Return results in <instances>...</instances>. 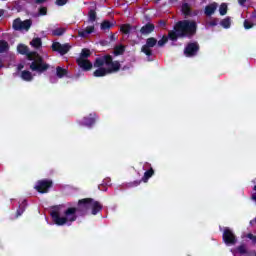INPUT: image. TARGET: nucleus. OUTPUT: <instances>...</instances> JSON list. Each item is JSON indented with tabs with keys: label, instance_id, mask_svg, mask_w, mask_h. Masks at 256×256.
<instances>
[{
	"label": "nucleus",
	"instance_id": "obj_5",
	"mask_svg": "<svg viewBox=\"0 0 256 256\" xmlns=\"http://www.w3.org/2000/svg\"><path fill=\"white\" fill-rule=\"evenodd\" d=\"M79 209H82L84 215L88 209H91V215H98L103 211V204L93 198H83L78 200Z\"/></svg>",
	"mask_w": 256,
	"mask_h": 256
},
{
	"label": "nucleus",
	"instance_id": "obj_25",
	"mask_svg": "<svg viewBox=\"0 0 256 256\" xmlns=\"http://www.w3.org/2000/svg\"><path fill=\"white\" fill-rule=\"evenodd\" d=\"M30 45L35 49H39L43 45V42L41 41V38L37 37L32 39V41L30 42Z\"/></svg>",
	"mask_w": 256,
	"mask_h": 256
},
{
	"label": "nucleus",
	"instance_id": "obj_13",
	"mask_svg": "<svg viewBox=\"0 0 256 256\" xmlns=\"http://www.w3.org/2000/svg\"><path fill=\"white\" fill-rule=\"evenodd\" d=\"M77 65L83 69L84 71H91L93 69V63L85 58H78L76 59Z\"/></svg>",
	"mask_w": 256,
	"mask_h": 256
},
{
	"label": "nucleus",
	"instance_id": "obj_10",
	"mask_svg": "<svg viewBox=\"0 0 256 256\" xmlns=\"http://www.w3.org/2000/svg\"><path fill=\"white\" fill-rule=\"evenodd\" d=\"M222 239L226 245H235L237 243V236L229 228L224 229Z\"/></svg>",
	"mask_w": 256,
	"mask_h": 256
},
{
	"label": "nucleus",
	"instance_id": "obj_14",
	"mask_svg": "<svg viewBox=\"0 0 256 256\" xmlns=\"http://www.w3.org/2000/svg\"><path fill=\"white\" fill-rule=\"evenodd\" d=\"M155 31V24L153 23H146L144 26L141 27L140 33L141 35H151Z\"/></svg>",
	"mask_w": 256,
	"mask_h": 256
},
{
	"label": "nucleus",
	"instance_id": "obj_18",
	"mask_svg": "<svg viewBox=\"0 0 256 256\" xmlns=\"http://www.w3.org/2000/svg\"><path fill=\"white\" fill-rule=\"evenodd\" d=\"M21 79L26 82L33 81V74L29 70H23L20 75Z\"/></svg>",
	"mask_w": 256,
	"mask_h": 256
},
{
	"label": "nucleus",
	"instance_id": "obj_3",
	"mask_svg": "<svg viewBox=\"0 0 256 256\" xmlns=\"http://www.w3.org/2000/svg\"><path fill=\"white\" fill-rule=\"evenodd\" d=\"M61 206H54V210L50 212V216L52 218V221L55 223V225H58L59 227L67 224V223H73L77 221V212L80 211L81 215H84L83 208L78 207H69L64 211V216L61 217Z\"/></svg>",
	"mask_w": 256,
	"mask_h": 256
},
{
	"label": "nucleus",
	"instance_id": "obj_7",
	"mask_svg": "<svg viewBox=\"0 0 256 256\" xmlns=\"http://www.w3.org/2000/svg\"><path fill=\"white\" fill-rule=\"evenodd\" d=\"M51 187H53V180L42 179L37 181L34 189H36L38 193L45 194L49 191V189H51Z\"/></svg>",
	"mask_w": 256,
	"mask_h": 256
},
{
	"label": "nucleus",
	"instance_id": "obj_45",
	"mask_svg": "<svg viewBox=\"0 0 256 256\" xmlns=\"http://www.w3.org/2000/svg\"><path fill=\"white\" fill-rule=\"evenodd\" d=\"M254 255L256 256V252H254Z\"/></svg>",
	"mask_w": 256,
	"mask_h": 256
},
{
	"label": "nucleus",
	"instance_id": "obj_12",
	"mask_svg": "<svg viewBox=\"0 0 256 256\" xmlns=\"http://www.w3.org/2000/svg\"><path fill=\"white\" fill-rule=\"evenodd\" d=\"M181 11L185 19H189V17H197V15H199V11L197 10L193 11L189 3L182 4Z\"/></svg>",
	"mask_w": 256,
	"mask_h": 256
},
{
	"label": "nucleus",
	"instance_id": "obj_37",
	"mask_svg": "<svg viewBox=\"0 0 256 256\" xmlns=\"http://www.w3.org/2000/svg\"><path fill=\"white\" fill-rule=\"evenodd\" d=\"M247 239H250V241H252L253 245H256V236L251 234V233H248L246 235Z\"/></svg>",
	"mask_w": 256,
	"mask_h": 256
},
{
	"label": "nucleus",
	"instance_id": "obj_26",
	"mask_svg": "<svg viewBox=\"0 0 256 256\" xmlns=\"http://www.w3.org/2000/svg\"><path fill=\"white\" fill-rule=\"evenodd\" d=\"M9 51V43L5 40H0V53H7Z\"/></svg>",
	"mask_w": 256,
	"mask_h": 256
},
{
	"label": "nucleus",
	"instance_id": "obj_22",
	"mask_svg": "<svg viewBox=\"0 0 256 256\" xmlns=\"http://www.w3.org/2000/svg\"><path fill=\"white\" fill-rule=\"evenodd\" d=\"M123 53H125V46L120 44L114 47L113 55L115 57H119V55H123Z\"/></svg>",
	"mask_w": 256,
	"mask_h": 256
},
{
	"label": "nucleus",
	"instance_id": "obj_8",
	"mask_svg": "<svg viewBox=\"0 0 256 256\" xmlns=\"http://www.w3.org/2000/svg\"><path fill=\"white\" fill-rule=\"evenodd\" d=\"M157 45V39L155 37H150L146 40V44L141 47V52L147 57L153 56V47Z\"/></svg>",
	"mask_w": 256,
	"mask_h": 256
},
{
	"label": "nucleus",
	"instance_id": "obj_15",
	"mask_svg": "<svg viewBox=\"0 0 256 256\" xmlns=\"http://www.w3.org/2000/svg\"><path fill=\"white\" fill-rule=\"evenodd\" d=\"M95 114H90L89 116H86L83 118V121L79 122V125H82L84 127H91L95 123Z\"/></svg>",
	"mask_w": 256,
	"mask_h": 256
},
{
	"label": "nucleus",
	"instance_id": "obj_35",
	"mask_svg": "<svg viewBox=\"0 0 256 256\" xmlns=\"http://www.w3.org/2000/svg\"><path fill=\"white\" fill-rule=\"evenodd\" d=\"M254 25L255 24H253V22L249 20H244V29H253Z\"/></svg>",
	"mask_w": 256,
	"mask_h": 256
},
{
	"label": "nucleus",
	"instance_id": "obj_41",
	"mask_svg": "<svg viewBox=\"0 0 256 256\" xmlns=\"http://www.w3.org/2000/svg\"><path fill=\"white\" fill-rule=\"evenodd\" d=\"M25 68V65H23V64H18V66H17V70L18 71H23V69Z\"/></svg>",
	"mask_w": 256,
	"mask_h": 256
},
{
	"label": "nucleus",
	"instance_id": "obj_9",
	"mask_svg": "<svg viewBox=\"0 0 256 256\" xmlns=\"http://www.w3.org/2000/svg\"><path fill=\"white\" fill-rule=\"evenodd\" d=\"M199 49V43L190 42L184 48V55L185 57H196V55L199 53Z\"/></svg>",
	"mask_w": 256,
	"mask_h": 256
},
{
	"label": "nucleus",
	"instance_id": "obj_38",
	"mask_svg": "<svg viewBox=\"0 0 256 256\" xmlns=\"http://www.w3.org/2000/svg\"><path fill=\"white\" fill-rule=\"evenodd\" d=\"M141 181L142 180H135V181L131 182L130 187H139V185H141Z\"/></svg>",
	"mask_w": 256,
	"mask_h": 256
},
{
	"label": "nucleus",
	"instance_id": "obj_44",
	"mask_svg": "<svg viewBox=\"0 0 256 256\" xmlns=\"http://www.w3.org/2000/svg\"><path fill=\"white\" fill-rule=\"evenodd\" d=\"M3 15V11H0V17Z\"/></svg>",
	"mask_w": 256,
	"mask_h": 256
},
{
	"label": "nucleus",
	"instance_id": "obj_28",
	"mask_svg": "<svg viewBox=\"0 0 256 256\" xmlns=\"http://www.w3.org/2000/svg\"><path fill=\"white\" fill-rule=\"evenodd\" d=\"M88 19L91 23H95V21H97V12L93 9H91L88 12Z\"/></svg>",
	"mask_w": 256,
	"mask_h": 256
},
{
	"label": "nucleus",
	"instance_id": "obj_30",
	"mask_svg": "<svg viewBox=\"0 0 256 256\" xmlns=\"http://www.w3.org/2000/svg\"><path fill=\"white\" fill-rule=\"evenodd\" d=\"M89 57H91V50L87 48L82 49L79 59H87Z\"/></svg>",
	"mask_w": 256,
	"mask_h": 256
},
{
	"label": "nucleus",
	"instance_id": "obj_34",
	"mask_svg": "<svg viewBox=\"0 0 256 256\" xmlns=\"http://www.w3.org/2000/svg\"><path fill=\"white\" fill-rule=\"evenodd\" d=\"M38 15L40 17L47 15V7H45V6L40 7L38 10Z\"/></svg>",
	"mask_w": 256,
	"mask_h": 256
},
{
	"label": "nucleus",
	"instance_id": "obj_40",
	"mask_svg": "<svg viewBox=\"0 0 256 256\" xmlns=\"http://www.w3.org/2000/svg\"><path fill=\"white\" fill-rule=\"evenodd\" d=\"M37 5H42V3H47V0H35Z\"/></svg>",
	"mask_w": 256,
	"mask_h": 256
},
{
	"label": "nucleus",
	"instance_id": "obj_39",
	"mask_svg": "<svg viewBox=\"0 0 256 256\" xmlns=\"http://www.w3.org/2000/svg\"><path fill=\"white\" fill-rule=\"evenodd\" d=\"M210 25H211L212 27H217V25H218V20H212V21L210 22Z\"/></svg>",
	"mask_w": 256,
	"mask_h": 256
},
{
	"label": "nucleus",
	"instance_id": "obj_42",
	"mask_svg": "<svg viewBox=\"0 0 256 256\" xmlns=\"http://www.w3.org/2000/svg\"><path fill=\"white\" fill-rule=\"evenodd\" d=\"M158 24L160 25V27H165V25H167V23L164 20L158 21Z\"/></svg>",
	"mask_w": 256,
	"mask_h": 256
},
{
	"label": "nucleus",
	"instance_id": "obj_27",
	"mask_svg": "<svg viewBox=\"0 0 256 256\" xmlns=\"http://www.w3.org/2000/svg\"><path fill=\"white\" fill-rule=\"evenodd\" d=\"M27 205V202L24 200L22 204L19 205L17 211H16V217H21L22 213H25V206Z\"/></svg>",
	"mask_w": 256,
	"mask_h": 256
},
{
	"label": "nucleus",
	"instance_id": "obj_21",
	"mask_svg": "<svg viewBox=\"0 0 256 256\" xmlns=\"http://www.w3.org/2000/svg\"><path fill=\"white\" fill-rule=\"evenodd\" d=\"M155 175V170H153V167H150V169H148L145 173L144 176L142 177V181L144 183H147V181H149V179H151V177Z\"/></svg>",
	"mask_w": 256,
	"mask_h": 256
},
{
	"label": "nucleus",
	"instance_id": "obj_36",
	"mask_svg": "<svg viewBox=\"0 0 256 256\" xmlns=\"http://www.w3.org/2000/svg\"><path fill=\"white\" fill-rule=\"evenodd\" d=\"M68 2L69 0H56L55 5H57L58 7H63V5H67Z\"/></svg>",
	"mask_w": 256,
	"mask_h": 256
},
{
	"label": "nucleus",
	"instance_id": "obj_43",
	"mask_svg": "<svg viewBox=\"0 0 256 256\" xmlns=\"http://www.w3.org/2000/svg\"><path fill=\"white\" fill-rule=\"evenodd\" d=\"M239 5H245L247 3V0H238Z\"/></svg>",
	"mask_w": 256,
	"mask_h": 256
},
{
	"label": "nucleus",
	"instance_id": "obj_23",
	"mask_svg": "<svg viewBox=\"0 0 256 256\" xmlns=\"http://www.w3.org/2000/svg\"><path fill=\"white\" fill-rule=\"evenodd\" d=\"M112 27H114V24L111 23L109 20H104L100 25V29L102 31H107V29H111Z\"/></svg>",
	"mask_w": 256,
	"mask_h": 256
},
{
	"label": "nucleus",
	"instance_id": "obj_20",
	"mask_svg": "<svg viewBox=\"0 0 256 256\" xmlns=\"http://www.w3.org/2000/svg\"><path fill=\"white\" fill-rule=\"evenodd\" d=\"M69 73V71L61 66L56 67V75L59 79H63V77H66V75Z\"/></svg>",
	"mask_w": 256,
	"mask_h": 256
},
{
	"label": "nucleus",
	"instance_id": "obj_16",
	"mask_svg": "<svg viewBox=\"0 0 256 256\" xmlns=\"http://www.w3.org/2000/svg\"><path fill=\"white\" fill-rule=\"evenodd\" d=\"M215 11H217V3L216 2L207 5L205 7L204 13L207 17H211V15H213V13H215Z\"/></svg>",
	"mask_w": 256,
	"mask_h": 256
},
{
	"label": "nucleus",
	"instance_id": "obj_24",
	"mask_svg": "<svg viewBox=\"0 0 256 256\" xmlns=\"http://www.w3.org/2000/svg\"><path fill=\"white\" fill-rule=\"evenodd\" d=\"M131 29H132L131 24H122V25L120 26V31H121V33H123L124 35H129V33H131Z\"/></svg>",
	"mask_w": 256,
	"mask_h": 256
},
{
	"label": "nucleus",
	"instance_id": "obj_32",
	"mask_svg": "<svg viewBox=\"0 0 256 256\" xmlns=\"http://www.w3.org/2000/svg\"><path fill=\"white\" fill-rule=\"evenodd\" d=\"M169 41V36H163L159 41H157L158 47H164L165 44Z\"/></svg>",
	"mask_w": 256,
	"mask_h": 256
},
{
	"label": "nucleus",
	"instance_id": "obj_17",
	"mask_svg": "<svg viewBox=\"0 0 256 256\" xmlns=\"http://www.w3.org/2000/svg\"><path fill=\"white\" fill-rule=\"evenodd\" d=\"M95 31V26H87L85 30L79 31V37L85 38L87 35H91Z\"/></svg>",
	"mask_w": 256,
	"mask_h": 256
},
{
	"label": "nucleus",
	"instance_id": "obj_19",
	"mask_svg": "<svg viewBox=\"0 0 256 256\" xmlns=\"http://www.w3.org/2000/svg\"><path fill=\"white\" fill-rule=\"evenodd\" d=\"M236 253H239V255H251V252L247 250V245L241 244L234 250Z\"/></svg>",
	"mask_w": 256,
	"mask_h": 256
},
{
	"label": "nucleus",
	"instance_id": "obj_1",
	"mask_svg": "<svg viewBox=\"0 0 256 256\" xmlns=\"http://www.w3.org/2000/svg\"><path fill=\"white\" fill-rule=\"evenodd\" d=\"M197 35V22L194 20H180L176 22L173 30L168 32L170 41L178 39H193Z\"/></svg>",
	"mask_w": 256,
	"mask_h": 256
},
{
	"label": "nucleus",
	"instance_id": "obj_6",
	"mask_svg": "<svg viewBox=\"0 0 256 256\" xmlns=\"http://www.w3.org/2000/svg\"><path fill=\"white\" fill-rule=\"evenodd\" d=\"M31 25H33V21L31 19L21 21V18H16L13 21L12 27L14 31H29V29H31Z\"/></svg>",
	"mask_w": 256,
	"mask_h": 256
},
{
	"label": "nucleus",
	"instance_id": "obj_29",
	"mask_svg": "<svg viewBox=\"0 0 256 256\" xmlns=\"http://www.w3.org/2000/svg\"><path fill=\"white\" fill-rule=\"evenodd\" d=\"M221 27H223L224 29H229V27H231V18L230 17H226L224 18L221 22H220Z\"/></svg>",
	"mask_w": 256,
	"mask_h": 256
},
{
	"label": "nucleus",
	"instance_id": "obj_4",
	"mask_svg": "<svg viewBox=\"0 0 256 256\" xmlns=\"http://www.w3.org/2000/svg\"><path fill=\"white\" fill-rule=\"evenodd\" d=\"M17 51L20 55H26L28 61H32L30 64V70L37 73H45L49 69V64L43 60V57L37 52H29V47L25 44H19Z\"/></svg>",
	"mask_w": 256,
	"mask_h": 256
},
{
	"label": "nucleus",
	"instance_id": "obj_2",
	"mask_svg": "<svg viewBox=\"0 0 256 256\" xmlns=\"http://www.w3.org/2000/svg\"><path fill=\"white\" fill-rule=\"evenodd\" d=\"M94 67L98 68L93 72L94 77H105V75L120 71L121 63L119 61H113V56L107 54L96 58Z\"/></svg>",
	"mask_w": 256,
	"mask_h": 256
},
{
	"label": "nucleus",
	"instance_id": "obj_31",
	"mask_svg": "<svg viewBox=\"0 0 256 256\" xmlns=\"http://www.w3.org/2000/svg\"><path fill=\"white\" fill-rule=\"evenodd\" d=\"M64 33H65L64 28H56L52 31V35H54V37H61V35H64Z\"/></svg>",
	"mask_w": 256,
	"mask_h": 256
},
{
	"label": "nucleus",
	"instance_id": "obj_11",
	"mask_svg": "<svg viewBox=\"0 0 256 256\" xmlns=\"http://www.w3.org/2000/svg\"><path fill=\"white\" fill-rule=\"evenodd\" d=\"M52 51H55L61 55H67L68 51H71V45L61 44L60 42H53Z\"/></svg>",
	"mask_w": 256,
	"mask_h": 256
},
{
	"label": "nucleus",
	"instance_id": "obj_33",
	"mask_svg": "<svg viewBox=\"0 0 256 256\" xmlns=\"http://www.w3.org/2000/svg\"><path fill=\"white\" fill-rule=\"evenodd\" d=\"M219 13L220 15H227V4L222 3L219 7Z\"/></svg>",
	"mask_w": 256,
	"mask_h": 256
}]
</instances>
